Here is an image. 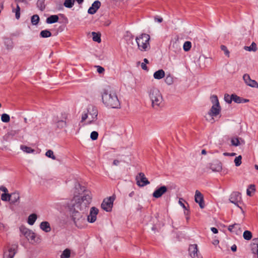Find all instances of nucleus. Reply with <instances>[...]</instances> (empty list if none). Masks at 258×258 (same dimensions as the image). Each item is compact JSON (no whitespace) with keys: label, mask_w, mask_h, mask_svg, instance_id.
<instances>
[{"label":"nucleus","mask_w":258,"mask_h":258,"mask_svg":"<svg viewBox=\"0 0 258 258\" xmlns=\"http://www.w3.org/2000/svg\"><path fill=\"white\" fill-rule=\"evenodd\" d=\"M92 196L91 192L88 190H84L83 196H75L71 201V206L76 210H80L82 213H86L91 202Z\"/></svg>","instance_id":"f257e3e1"},{"label":"nucleus","mask_w":258,"mask_h":258,"mask_svg":"<svg viewBox=\"0 0 258 258\" xmlns=\"http://www.w3.org/2000/svg\"><path fill=\"white\" fill-rule=\"evenodd\" d=\"M102 100L107 107L119 108L120 106V102L115 92L104 90L102 94Z\"/></svg>","instance_id":"f03ea898"},{"label":"nucleus","mask_w":258,"mask_h":258,"mask_svg":"<svg viewBox=\"0 0 258 258\" xmlns=\"http://www.w3.org/2000/svg\"><path fill=\"white\" fill-rule=\"evenodd\" d=\"M98 110L96 106L93 105H89L87 107V112H84L82 115L81 122L84 121L87 118L89 121L87 124L93 123L97 119Z\"/></svg>","instance_id":"7ed1b4c3"},{"label":"nucleus","mask_w":258,"mask_h":258,"mask_svg":"<svg viewBox=\"0 0 258 258\" xmlns=\"http://www.w3.org/2000/svg\"><path fill=\"white\" fill-rule=\"evenodd\" d=\"M150 99L152 102V106L153 108L158 109L163 101L162 96L159 90L156 88L150 89L149 92Z\"/></svg>","instance_id":"20e7f679"},{"label":"nucleus","mask_w":258,"mask_h":258,"mask_svg":"<svg viewBox=\"0 0 258 258\" xmlns=\"http://www.w3.org/2000/svg\"><path fill=\"white\" fill-rule=\"evenodd\" d=\"M150 35L147 34H142L136 38L138 48L141 51H146L150 48Z\"/></svg>","instance_id":"39448f33"},{"label":"nucleus","mask_w":258,"mask_h":258,"mask_svg":"<svg viewBox=\"0 0 258 258\" xmlns=\"http://www.w3.org/2000/svg\"><path fill=\"white\" fill-rule=\"evenodd\" d=\"M72 211V216L73 221L75 225L78 228H81L83 227V224L85 221V218L83 216V214L80 210H76L73 208H71Z\"/></svg>","instance_id":"423d86ee"},{"label":"nucleus","mask_w":258,"mask_h":258,"mask_svg":"<svg viewBox=\"0 0 258 258\" xmlns=\"http://www.w3.org/2000/svg\"><path fill=\"white\" fill-rule=\"evenodd\" d=\"M114 200L115 198L113 196L104 199L101 204V208L106 212H110L112 210Z\"/></svg>","instance_id":"0eeeda50"},{"label":"nucleus","mask_w":258,"mask_h":258,"mask_svg":"<svg viewBox=\"0 0 258 258\" xmlns=\"http://www.w3.org/2000/svg\"><path fill=\"white\" fill-rule=\"evenodd\" d=\"M188 253L191 258H203L196 244H191L188 247Z\"/></svg>","instance_id":"6e6552de"},{"label":"nucleus","mask_w":258,"mask_h":258,"mask_svg":"<svg viewBox=\"0 0 258 258\" xmlns=\"http://www.w3.org/2000/svg\"><path fill=\"white\" fill-rule=\"evenodd\" d=\"M17 244H12L9 247L8 250L4 251L3 258H13L17 253Z\"/></svg>","instance_id":"1a4fd4ad"},{"label":"nucleus","mask_w":258,"mask_h":258,"mask_svg":"<svg viewBox=\"0 0 258 258\" xmlns=\"http://www.w3.org/2000/svg\"><path fill=\"white\" fill-rule=\"evenodd\" d=\"M221 111V107L220 105H213L211 108L209 110L208 112V115L210 117H211V118L210 119V121L212 123L214 122V119L213 118L214 116H216L218 115Z\"/></svg>","instance_id":"9d476101"},{"label":"nucleus","mask_w":258,"mask_h":258,"mask_svg":"<svg viewBox=\"0 0 258 258\" xmlns=\"http://www.w3.org/2000/svg\"><path fill=\"white\" fill-rule=\"evenodd\" d=\"M137 183L139 186H144L150 183L144 173L140 172L136 177Z\"/></svg>","instance_id":"9b49d317"},{"label":"nucleus","mask_w":258,"mask_h":258,"mask_svg":"<svg viewBox=\"0 0 258 258\" xmlns=\"http://www.w3.org/2000/svg\"><path fill=\"white\" fill-rule=\"evenodd\" d=\"M99 210L95 207H93L90 209L89 215L87 217V220L89 223H94L96 220L97 215H98Z\"/></svg>","instance_id":"f8f14e48"},{"label":"nucleus","mask_w":258,"mask_h":258,"mask_svg":"<svg viewBox=\"0 0 258 258\" xmlns=\"http://www.w3.org/2000/svg\"><path fill=\"white\" fill-rule=\"evenodd\" d=\"M167 190V187L165 185L157 187L153 193V197L156 199L161 198Z\"/></svg>","instance_id":"ddd939ff"},{"label":"nucleus","mask_w":258,"mask_h":258,"mask_svg":"<svg viewBox=\"0 0 258 258\" xmlns=\"http://www.w3.org/2000/svg\"><path fill=\"white\" fill-rule=\"evenodd\" d=\"M241 199L240 193L237 191L233 192L229 198L231 203L234 204L237 207H239L238 204Z\"/></svg>","instance_id":"4468645a"},{"label":"nucleus","mask_w":258,"mask_h":258,"mask_svg":"<svg viewBox=\"0 0 258 258\" xmlns=\"http://www.w3.org/2000/svg\"><path fill=\"white\" fill-rule=\"evenodd\" d=\"M243 79L245 83L251 87L258 88V83L254 80H251L249 75L245 74L243 76Z\"/></svg>","instance_id":"2eb2a0df"},{"label":"nucleus","mask_w":258,"mask_h":258,"mask_svg":"<svg viewBox=\"0 0 258 258\" xmlns=\"http://www.w3.org/2000/svg\"><path fill=\"white\" fill-rule=\"evenodd\" d=\"M195 199V202L199 204L200 208L203 209L205 207L203 196L198 190L196 191Z\"/></svg>","instance_id":"dca6fc26"},{"label":"nucleus","mask_w":258,"mask_h":258,"mask_svg":"<svg viewBox=\"0 0 258 258\" xmlns=\"http://www.w3.org/2000/svg\"><path fill=\"white\" fill-rule=\"evenodd\" d=\"M228 229L230 232L234 233L236 235L241 234L242 232L240 225L238 223H235L234 224L229 225L228 226Z\"/></svg>","instance_id":"f3484780"},{"label":"nucleus","mask_w":258,"mask_h":258,"mask_svg":"<svg viewBox=\"0 0 258 258\" xmlns=\"http://www.w3.org/2000/svg\"><path fill=\"white\" fill-rule=\"evenodd\" d=\"M21 231L28 240H34L35 238V234L32 230H30L27 228H23L21 229Z\"/></svg>","instance_id":"a211bd4d"},{"label":"nucleus","mask_w":258,"mask_h":258,"mask_svg":"<svg viewBox=\"0 0 258 258\" xmlns=\"http://www.w3.org/2000/svg\"><path fill=\"white\" fill-rule=\"evenodd\" d=\"M169 49L171 52H173L176 54L179 53L181 51L179 42L177 41L173 42L170 45Z\"/></svg>","instance_id":"6ab92c4d"},{"label":"nucleus","mask_w":258,"mask_h":258,"mask_svg":"<svg viewBox=\"0 0 258 258\" xmlns=\"http://www.w3.org/2000/svg\"><path fill=\"white\" fill-rule=\"evenodd\" d=\"M101 6V3L99 1H95L89 8L88 13L90 14H94Z\"/></svg>","instance_id":"aec40b11"},{"label":"nucleus","mask_w":258,"mask_h":258,"mask_svg":"<svg viewBox=\"0 0 258 258\" xmlns=\"http://www.w3.org/2000/svg\"><path fill=\"white\" fill-rule=\"evenodd\" d=\"M210 168L214 172H219L222 170V164L219 161L212 163L210 165Z\"/></svg>","instance_id":"412c9836"},{"label":"nucleus","mask_w":258,"mask_h":258,"mask_svg":"<svg viewBox=\"0 0 258 258\" xmlns=\"http://www.w3.org/2000/svg\"><path fill=\"white\" fill-rule=\"evenodd\" d=\"M231 98L232 101L237 103H243L249 101L248 99L241 98L234 94L231 95Z\"/></svg>","instance_id":"4be33fe9"},{"label":"nucleus","mask_w":258,"mask_h":258,"mask_svg":"<svg viewBox=\"0 0 258 258\" xmlns=\"http://www.w3.org/2000/svg\"><path fill=\"white\" fill-rule=\"evenodd\" d=\"M40 228L45 232H49L51 231L50 224L47 221L42 222L40 224Z\"/></svg>","instance_id":"5701e85b"},{"label":"nucleus","mask_w":258,"mask_h":258,"mask_svg":"<svg viewBox=\"0 0 258 258\" xmlns=\"http://www.w3.org/2000/svg\"><path fill=\"white\" fill-rule=\"evenodd\" d=\"M20 199L19 194L17 192H14L11 194L10 201L12 204H15Z\"/></svg>","instance_id":"b1692460"},{"label":"nucleus","mask_w":258,"mask_h":258,"mask_svg":"<svg viewBox=\"0 0 258 258\" xmlns=\"http://www.w3.org/2000/svg\"><path fill=\"white\" fill-rule=\"evenodd\" d=\"M59 18L57 15H51L46 19V22L47 24H53L58 21Z\"/></svg>","instance_id":"393cba45"},{"label":"nucleus","mask_w":258,"mask_h":258,"mask_svg":"<svg viewBox=\"0 0 258 258\" xmlns=\"http://www.w3.org/2000/svg\"><path fill=\"white\" fill-rule=\"evenodd\" d=\"M153 76L156 79H161L164 77L165 72L163 70H159L154 73Z\"/></svg>","instance_id":"a878e982"},{"label":"nucleus","mask_w":258,"mask_h":258,"mask_svg":"<svg viewBox=\"0 0 258 258\" xmlns=\"http://www.w3.org/2000/svg\"><path fill=\"white\" fill-rule=\"evenodd\" d=\"M37 219V215L35 214L30 215L28 218V223L30 225H33Z\"/></svg>","instance_id":"bb28decb"},{"label":"nucleus","mask_w":258,"mask_h":258,"mask_svg":"<svg viewBox=\"0 0 258 258\" xmlns=\"http://www.w3.org/2000/svg\"><path fill=\"white\" fill-rule=\"evenodd\" d=\"M37 7L41 11H43L45 9V0H38L36 3Z\"/></svg>","instance_id":"cd10ccee"},{"label":"nucleus","mask_w":258,"mask_h":258,"mask_svg":"<svg viewBox=\"0 0 258 258\" xmlns=\"http://www.w3.org/2000/svg\"><path fill=\"white\" fill-rule=\"evenodd\" d=\"M92 35L93 37V40L98 43H100L101 41V34L99 33H96L95 32H92Z\"/></svg>","instance_id":"c85d7f7f"},{"label":"nucleus","mask_w":258,"mask_h":258,"mask_svg":"<svg viewBox=\"0 0 258 258\" xmlns=\"http://www.w3.org/2000/svg\"><path fill=\"white\" fill-rule=\"evenodd\" d=\"M256 243H253L252 245L251 250L252 252L256 254L258 257V239L254 240Z\"/></svg>","instance_id":"c756f323"},{"label":"nucleus","mask_w":258,"mask_h":258,"mask_svg":"<svg viewBox=\"0 0 258 258\" xmlns=\"http://www.w3.org/2000/svg\"><path fill=\"white\" fill-rule=\"evenodd\" d=\"M40 19L38 15H34L31 17V22L33 25H36L38 24Z\"/></svg>","instance_id":"7c9ffc66"},{"label":"nucleus","mask_w":258,"mask_h":258,"mask_svg":"<svg viewBox=\"0 0 258 258\" xmlns=\"http://www.w3.org/2000/svg\"><path fill=\"white\" fill-rule=\"evenodd\" d=\"M245 50L249 51H256L257 50L256 44L254 42H252L249 46H245Z\"/></svg>","instance_id":"2f4dec72"},{"label":"nucleus","mask_w":258,"mask_h":258,"mask_svg":"<svg viewBox=\"0 0 258 258\" xmlns=\"http://www.w3.org/2000/svg\"><path fill=\"white\" fill-rule=\"evenodd\" d=\"M40 36L42 38H48L51 36V33L48 30H42L40 32Z\"/></svg>","instance_id":"473e14b6"},{"label":"nucleus","mask_w":258,"mask_h":258,"mask_svg":"<svg viewBox=\"0 0 258 258\" xmlns=\"http://www.w3.org/2000/svg\"><path fill=\"white\" fill-rule=\"evenodd\" d=\"M21 149L27 153H32L34 152V150L30 147L24 145H21L20 147Z\"/></svg>","instance_id":"72a5a7b5"},{"label":"nucleus","mask_w":258,"mask_h":258,"mask_svg":"<svg viewBox=\"0 0 258 258\" xmlns=\"http://www.w3.org/2000/svg\"><path fill=\"white\" fill-rule=\"evenodd\" d=\"M74 3L75 0H65L63 5L66 8H71L74 6Z\"/></svg>","instance_id":"f704fd0d"},{"label":"nucleus","mask_w":258,"mask_h":258,"mask_svg":"<svg viewBox=\"0 0 258 258\" xmlns=\"http://www.w3.org/2000/svg\"><path fill=\"white\" fill-rule=\"evenodd\" d=\"M71 255V251L69 249H66L60 255V258H69Z\"/></svg>","instance_id":"c9c22d12"},{"label":"nucleus","mask_w":258,"mask_h":258,"mask_svg":"<svg viewBox=\"0 0 258 258\" xmlns=\"http://www.w3.org/2000/svg\"><path fill=\"white\" fill-rule=\"evenodd\" d=\"M243 236L245 240H249L252 238V233L250 231L246 230L244 232Z\"/></svg>","instance_id":"e433bc0d"},{"label":"nucleus","mask_w":258,"mask_h":258,"mask_svg":"<svg viewBox=\"0 0 258 258\" xmlns=\"http://www.w3.org/2000/svg\"><path fill=\"white\" fill-rule=\"evenodd\" d=\"M11 194L7 193H4L1 196V199L3 201H10Z\"/></svg>","instance_id":"4c0bfd02"},{"label":"nucleus","mask_w":258,"mask_h":258,"mask_svg":"<svg viewBox=\"0 0 258 258\" xmlns=\"http://www.w3.org/2000/svg\"><path fill=\"white\" fill-rule=\"evenodd\" d=\"M191 47V43L190 41H185L183 46V49L185 51H189Z\"/></svg>","instance_id":"58836bf2"},{"label":"nucleus","mask_w":258,"mask_h":258,"mask_svg":"<svg viewBox=\"0 0 258 258\" xmlns=\"http://www.w3.org/2000/svg\"><path fill=\"white\" fill-rule=\"evenodd\" d=\"M1 119L4 122H8L10 120V117L8 114L4 113L2 115Z\"/></svg>","instance_id":"ea45409f"},{"label":"nucleus","mask_w":258,"mask_h":258,"mask_svg":"<svg viewBox=\"0 0 258 258\" xmlns=\"http://www.w3.org/2000/svg\"><path fill=\"white\" fill-rule=\"evenodd\" d=\"M255 185L254 184H250L249 185L248 188L246 190V194L248 196H251V191H255Z\"/></svg>","instance_id":"a19ab883"},{"label":"nucleus","mask_w":258,"mask_h":258,"mask_svg":"<svg viewBox=\"0 0 258 258\" xmlns=\"http://www.w3.org/2000/svg\"><path fill=\"white\" fill-rule=\"evenodd\" d=\"M211 102L213 104V105H220L218 97L216 95H213L211 97Z\"/></svg>","instance_id":"79ce46f5"},{"label":"nucleus","mask_w":258,"mask_h":258,"mask_svg":"<svg viewBox=\"0 0 258 258\" xmlns=\"http://www.w3.org/2000/svg\"><path fill=\"white\" fill-rule=\"evenodd\" d=\"M242 157L241 155L236 157L234 159V163L236 166H239L241 164Z\"/></svg>","instance_id":"37998d69"},{"label":"nucleus","mask_w":258,"mask_h":258,"mask_svg":"<svg viewBox=\"0 0 258 258\" xmlns=\"http://www.w3.org/2000/svg\"><path fill=\"white\" fill-rule=\"evenodd\" d=\"M45 155L49 157V158H50L53 160L55 159V156L53 155V152L52 150H48L46 153H45Z\"/></svg>","instance_id":"c03bdc74"},{"label":"nucleus","mask_w":258,"mask_h":258,"mask_svg":"<svg viewBox=\"0 0 258 258\" xmlns=\"http://www.w3.org/2000/svg\"><path fill=\"white\" fill-rule=\"evenodd\" d=\"M5 44L7 46L8 49H11L13 47L12 41L9 39H6L5 41Z\"/></svg>","instance_id":"a18cd8bd"},{"label":"nucleus","mask_w":258,"mask_h":258,"mask_svg":"<svg viewBox=\"0 0 258 258\" xmlns=\"http://www.w3.org/2000/svg\"><path fill=\"white\" fill-rule=\"evenodd\" d=\"M221 49L222 50H223L224 51L225 55H226L228 57H229L230 52L229 51V50H228V49L226 46L222 45L221 46Z\"/></svg>","instance_id":"49530a36"},{"label":"nucleus","mask_w":258,"mask_h":258,"mask_svg":"<svg viewBox=\"0 0 258 258\" xmlns=\"http://www.w3.org/2000/svg\"><path fill=\"white\" fill-rule=\"evenodd\" d=\"M231 145L234 146H238L240 144V142L238 138H233L231 141Z\"/></svg>","instance_id":"de8ad7c7"},{"label":"nucleus","mask_w":258,"mask_h":258,"mask_svg":"<svg viewBox=\"0 0 258 258\" xmlns=\"http://www.w3.org/2000/svg\"><path fill=\"white\" fill-rule=\"evenodd\" d=\"M98 137V133L96 131H93L91 133L90 138L92 140H96Z\"/></svg>","instance_id":"09e8293b"},{"label":"nucleus","mask_w":258,"mask_h":258,"mask_svg":"<svg viewBox=\"0 0 258 258\" xmlns=\"http://www.w3.org/2000/svg\"><path fill=\"white\" fill-rule=\"evenodd\" d=\"M224 99L226 102L228 103H231L232 101V99L231 98V95H229L228 94H225L224 96Z\"/></svg>","instance_id":"8fccbe9b"},{"label":"nucleus","mask_w":258,"mask_h":258,"mask_svg":"<svg viewBox=\"0 0 258 258\" xmlns=\"http://www.w3.org/2000/svg\"><path fill=\"white\" fill-rule=\"evenodd\" d=\"M165 81L168 85H171L173 82L172 78L170 76H167L165 79Z\"/></svg>","instance_id":"3c124183"},{"label":"nucleus","mask_w":258,"mask_h":258,"mask_svg":"<svg viewBox=\"0 0 258 258\" xmlns=\"http://www.w3.org/2000/svg\"><path fill=\"white\" fill-rule=\"evenodd\" d=\"M96 67H97V71L99 74L103 73L105 71L104 69L101 66H98Z\"/></svg>","instance_id":"603ef678"},{"label":"nucleus","mask_w":258,"mask_h":258,"mask_svg":"<svg viewBox=\"0 0 258 258\" xmlns=\"http://www.w3.org/2000/svg\"><path fill=\"white\" fill-rule=\"evenodd\" d=\"M6 226L3 223L0 222V232H4Z\"/></svg>","instance_id":"864d4df0"},{"label":"nucleus","mask_w":258,"mask_h":258,"mask_svg":"<svg viewBox=\"0 0 258 258\" xmlns=\"http://www.w3.org/2000/svg\"><path fill=\"white\" fill-rule=\"evenodd\" d=\"M0 190L4 192V193L8 192V189L4 186H1L0 187Z\"/></svg>","instance_id":"5fc2aeb1"},{"label":"nucleus","mask_w":258,"mask_h":258,"mask_svg":"<svg viewBox=\"0 0 258 258\" xmlns=\"http://www.w3.org/2000/svg\"><path fill=\"white\" fill-rule=\"evenodd\" d=\"M142 69L144 70H148V68L144 62H142L141 64Z\"/></svg>","instance_id":"6e6d98bb"},{"label":"nucleus","mask_w":258,"mask_h":258,"mask_svg":"<svg viewBox=\"0 0 258 258\" xmlns=\"http://www.w3.org/2000/svg\"><path fill=\"white\" fill-rule=\"evenodd\" d=\"M211 230L214 234L218 233V229L215 227H212Z\"/></svg>","instance_id":"4d7b16f0"},{"label":"nucleus","mask_w":258,"mask_h":258,"mask_svg":"<svg viewBox=\"0 0 258 258\" xmlns=\"http://www.w3.org/2000/svg\"><path fill=\"white\" fill-rule=\"evenodd\" d=\"M155 20L156 21L158 22L159 23H161L163 21V19L162 18H155Z\"/></svg>","instance_id":"13d9d810"},{"label":"nucleus","mask_w":258,"mask_h":258,"mask_svg":"<svg viewBox=\"0 0 258 258\" xmlns=\"http://www.w3.org/2000/svg\"><path fill=\"white\" fill-rule=\"evenodd\" d=\"M15 12V15H16V18L17 19H19L20 17V12Z\"/></svg>","instance_id":"bf43d9fd"},{"label":"nucleus","mask_w":258,"mask_h":258,"mask_svg":"<svg viewBox=\"0 0 258 258\" xmlns=\"http://www.w3.org/2000/svg\"><path fill=\"white\" fill-rule=\"evenodd\" d=\"M236 249H237V246L236 245L234 244L231 247V249L232 251H236Z\"/></svg>","instance_id":"052dcab7"},{"label":"nucleus","mask_w":258,"mask_h":258,"mask_svg":"<svg viewBox=\"0 0 258 258\" xmlns=\"http://www.w3.org/2000/svg\"><path fill=\"white\" fill-rule=\"evenodd\" d=\"M13 12H20V6L18 5H17V7H16V10H13Z\"/></svg>","instance_id":"680f3d73"},{"label":"nucleus","mask_w":258,"mask_h":258,"mask_svg":"<svg viewBox=\"0 0 258 258\" xmlns=\"http://www.w3.org/2000/svg\"><path fill=\"white\" fill-rule=\"evenodd\" d=\"M119 162H119V160H114L113 161V164L114 165L117 166V165H118L119 164Z\"/></svg>","instance_id":"e2e57ef3"},{"label":"nucleus","mask_w":258,"mask_h":258,"mask_svg":"<svg viewBox=\"0 0 258 258\" xmlns=\"http://www.w3.org/2000/svg\"><path fill=\"white\" fill-rule=\"evenodd\" d=\"M58 123L59 124H60V123H61V124H62V125H61V126H62V127L63 126V124H64V125H66V122H64V121H62V120L59 121L58 122Z\"/></svg>","instance_id":"0e129e2a"},{"label":"nucleus","mask_w":258,"mask_h":258,"mask_svg":"<svg viewBox=\"0 0 258 258\" xmlns=\"http://www.w3.org/2000/svg\"><path fill=\"white\" fill-rule=\"evenodd\" d=\"M179 203L180 205V206H182L184 209H186L185 205L182 202H181L180 200L179 201Z\"/></svg>","instance_id":"69168bd1"},{"label":"nucleus","mask_w":258,"mask_h":258,"mask_svg":"<svg viewBox=\"0 0 258 258\" xmlns=\"http://www.w3.org/2000/svg\"><path fill=\"white\" fill-rule=\"evenodd\" d=\"M201 153L203 155H206L207 154V152H206V150L203 149V150H202Z\"/></svg>","instance_id":"338daca9"},{"label":"nucleus","mask_w":258,"mask_h":258,"mask_svg":"<svg viewBox=\"0 0 258 258\" xmlns=\"http://www.w3.org/2000/svg\"><path fill=\"white\" fill-rule=\"evenodd\" d=\"M79 4H81L84 2V0H76Z\"/></svg>","instance_id":"774afa93"}]
</instances>
